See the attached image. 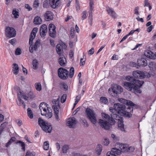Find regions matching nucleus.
<instances>
[{
	"mask_svg": "<svg viewBox=\"0 0 156 156\" xmlns=\"http://www.w3.org/2000/svg\"><path fill=\"white\" fill-rule=\"evenodd\" d=\"M101 115L104 120L100 119L99 123L103 128L106 130L109 129L110 125H114L115 123V120L118 121V126L120 128L122 131H124L123 122V118L122 116L116 114H112L111 118L107 114L102 113Z\"/></svg>",
	"mask_w": 156,
	"mask_h": 156,
	"instance_id": "f257e3e1",
	"label": "nucleus"
},
{
	"mask_svg": "<svg viewBox=\"0 0 156 156\" xmlns=\"http://www.w3.org/2000/svg\"><path fill=\"white\" fill-rule=\"evenodd\" d=\"M114 107V108H110L109 109L110 112H112L111 115V116L112 114H116L114 113V112L116 111V113L120 115L128 118L131 117L132 114L131 113L133 112V108L132 107L130 106L127 108H126L125 106L121 103L115 104ZM117 115H118L117 114ZM110 118H111V117Z\"/></svg>",
	"mask_w": 156,
	"mask_h": 156,
	"instance_id": "f03ea898",
	"label": "nucleus"
},
{
	"mask_svg": "<svg viewBox=\"0 0 156 156\" xmlns=\"http://www.w3.org/2000/svg\"><path fill=\"white\" fill-rule=\"evenodd\" d=\"M49 105L44 102L41 103L39 105V108L41 111V114L42 115L46 114L49 118H51L52 115L51 110L48 107Z\"/></svg>",
	"mask_w": 156,
	"mask_h": 156,
	"instance_id": "7ed1b4c3",
	"label": "nucleus"
},
{
	"mask_svg": "<svg viewBox=\"0 0 156 156\" xmlns=\"http://www.w3.org/2000/svg\"><path fill=\"white\" fill-rule=\"evenodd\" d=\"M127 150L126 145L119 143L117 144L115 147L112 149V151L118 155H120L122 152L125 151Z\"/></svg>",
	"mask_w": 156,
	"mask_h": 156,
	"instance_id": "20e7f679",
	"label": "nucleus"
},
{
	"mask_svg": "<svg viewBox=\"0 0 156 156\" xmlns=\"http://www.w3.org/2000/svg\"><path fill=\"white\" fill-rule=\"evenodd\" d=\"M38 122L39 125L44 131L49 133L51 132L52 129L51 126L48 123L45 122L41 118H39Z\"/></svg>",
	"mask_w": 156,
	"mask_h": 156,
	"instance_id": "39448f33",
	"label": "nucleus"
},
{
	"mask_svg": "<svg viewBox=\"0 0 156 156\" xmlns=\"http://www.w3.org/2000/svg\"><path fill=\"white\" fill-rule=\"evenodd\" d=\"M124 86L125 88L128 90H132L135 93H141V91L138 87L134 86L133 82H125L124 83Z\"/></svg>",
	"mask_w": 156,
	"mask_h": 156,
	"instance_id": "423d86ee",
	"label": "nucleus"
},
{
	"mask_svg": "<svg viewBox=\"0 0 156 156\" xmlns=\"http://www.w3.org/2000/svg\"><path fill=\"white\" fill-rule=\"evenodd\" d=\"M86 112L87 117L90 122L93 124H95L97 122L96 114L94 111L90 109H87Z\"/></svg>",
	"mask_w": 156,
	"mask_h": 156,
	"instance_id": "0eeeda50",
	"label": "nucleus"
},
{
	"mask_svg": "<svg viewBox=\"0 0 156 156\" xmlns=\"http://www.w3.org/2000/svg\"><path fill=\"white\" fill-rule=\"evenodd\" d=\"M58 74L59 77L63 80H65L68 77L69 72L63 68H60L58 70Z\"/></svg>",
	"mask_w": 156,
	"mask_h": 156,
	"instance_id": "6e6552de",
	"label": "nucleus"
},
{
	"mask_svg": "<svg viewBox=\"0 0 156 156\" xmlns=\"http://www.w3.org/2000/svg\"><path fill=\"white\" fill-rule=\"evenodd\" d=\"M5 34L8 37H14L16 35V31L13 27H7L5 30Z\"/></svg>",
	"mask_w": 156,
	"mask_h": 156,
	"instance_id": "1a4fd4ad",
	"label": "nucleus"
},
{
	"mask_svg": "<svg viewBox=\"0 0 156 156\" xmlns=\"http://www.w3.org/2000/svg\"><path fill=\"white\" fill-rule=\"evenodd\" d=\"M49 36L53 38H55L56 36L55 27L51 23L49 26Z\"/></svg>",
	"mask_w": 156,
	"mask_h": 156,
	"instance_id": "9d476101",
	"label": "nucleus"
},
{
	"mask_svg": "<svg viewBox=\"0 0 156 156\" xmlns=\"http://www.w3.org/2000/svg\"><path fill=\"white\" fill-rule=\"evenodd\" d=\"M132 74L134 77L140 79L144 78L145 76V73L144 72L139 70L134 71Z\"/></svg>",
	"mask_w": 156,
	"mask_h": 156,
	"instance_id": "9b49d317",
	"label": "nucleus"
},
{
	"mask_svg": "<svg viewBox=\"0 0 156 156\" xmlns=\"http://www.w3.org/2000/svg\"><path fill=\"white\" fill-rule=\"evenodd\" d=\"M77 121L74 117L69 118L67 122V125L70 128L74 127Z\"/></svg>",
	"mask_w": 156,
	"mask_h": 156,
	"instance_id": "f8f14e48",
	"label": "nucleus"
},
{
	"mask_svg": "<svg viewBox=\"0 0 156 156\" xmlns=\"http://www.w3.org/2000/svg\"><path fill=\"white\" fill-rule=\"evenodd\" d=\"M49 2L51 7L54 9L60 5L61 1L60 0H50Z\"/></svg>",
	"mask_w": 156,
	"mask_h": 156,
	"instance_id": "ddd939ff",
	"label": "nucleus"
},
{
	"mask_svg": "<svg viewBox=\"0 0 156 156\" xmlns=\"http://www.w3.org/2000/svg\"><path fill=\"white\" fill-rule=\"evenodd\" d=\"M138 66L140 67V66H145L147 65V60L142 58H139L137 61Z\"/></svg>",
	"mask_w": 156,
	"mask_h": 156,
	"instance_id": "4468645a",
	"label": "nucleus"
},
{
	"mask_svg": "<svg viewBox=\"0 0 156 156\" xmlns=\"http://www.w3.org/2000/svg\"><path fill=\"white\" fill-rule=\"evenodd\" d=\"M48 27L45 24L42 25L41 27L40 30V33L41 36L44 37L46 35V33L47 32Z\"/></svg>",
	"mask_w": 156,
	"mask_h": 156,
	"instance_id": "2eb2a0df",
	"label": "nucleus"
},
{
	"mask_svg": "<svg viewBox=\"0 0 156 156\" xmlns=\"http://www.w3.org/2000/svg\"><path fill=\"white\" fill-rule=\"evenodd\" d=\"M144 55L147 58L151 59H155V55L154 53L152 52L150 50H147L144 51Z\"/></svg>",
	"mask_w": 156,
	"mask_h": 156,
	"instance_id": "dca6fc26",
	"label": "nucleus"
},
{
	"mask_svg": "<svg viewBox=\"0 0 156 156\" xmlns=\"http://www.w3.org/2000/svg\"><path fill=\"white\" fill-rule=\"evenodd\" d=\"M66 62V58L63 55H59L58 62L59 64L61 66H65V65Z\"/></svg>",
	"mask_w": 156,
	"mask_h": 156,
	"instance_id": "f3484780",
	"label": "nucleus"
},
{
	"mask_svg": "<svg viewBox=\"0 0 156 156\" xmlns=\"http://www.w3.org/2000/svg\"><path fill=\"white\" fill-rule=\"evenodd\" d=\"M45 19L47 21H50L53 19V13L51 11H47L45 14Z\"/></svg>",
	"mask_w": 156,
	"mask_h": 156,
	"instance_id": "a211bd4d",
	"label": "nucleus"
},
{
	"mask_svg": "<svg viewBox=\"0 0 156 156\" xmlns=\"http://www.w3.org/2000/svg\"><path fill=\"white\" fill-rule=\"evenodd\" d=\"M38 30V28L37 27H35L33 28L32 30L31 33L30 35L29 38V42L30 43H31V41H33V39H34L36 35V33Z\"/></svg>",
	"mask_w": 156,
	"mask_h": 156,
	"instance_id": "6ab92c4d",
	"label": "nucleus"
},
{
	"mask_svg": "<svg viewBox=\"0 0 156 156\" xmlns=\"http://www.w3.org/2000/svg\"><path fill=\"white\" fill-rule=\"evenodd\" d=\"M106 10L108 14L114 19H115L117 16V15L112 8L108 7L107 8Z\"/></svg>",
	"mask_w": 156,
	"mask_h": 156,
	"instance_id": "aec40b11",
	"label": "nucleus"
},
{
	"mask_svg": "<svg viewBox=\"0 0 156 156\" xmlns=\"http://www.w3.org/2000/svg\"><path fill=\"white\" fill-rule=\"evenodd\" d=\"M133 83L134 86L138 87L140 89V87L142 86L144 82L143 81L137 80L135 78L133 79Z\"/></svg>",
	"mask_w": 156,
	"mask_h": 156,
	"instance_id": "412c9836",
	"label": "nucleus"
},
{
	"mask_svg": "<svg viewBox=\"0 0 156 156\" xmlns=\"http://www.w3.org/2000/svg\"><path fill=\"white\" fill-rule=\"evenodd\" d=\"M109 93L112 96L117 97L118 95V92L114 88H110L108 89Z\"/></svg>",
	"mask_w": 156,
	"mask_h": 156,
	"instance_id": "4be33fe9",
	"label": "nucleus"
},
{
	"mask_svg": "<svg viewBox=\"0 0 156 156\" xmlns=\"http://www.w3.org/2000/svg\"><path fill=\"white\" fill-rule=\"evenodd\" d=\"M56 49L57 53L59 55H62V53L63 51V47L60 44H58L56 47Z\"/></svg>",
	"mask_w": 156,
	"mask_h": 156,
	"instance_id": "5701e85b",
	"label": "nucleus"
},
{
	"mask_svg": "<svg viewBox=\"0 0 156 156\" xmlns=\"http://www.w3.org/2000/svg\"><path fill=\"white\" fill-rule=\"evenodd\" d=\"M102 150V146L100 144H98L96 148V154L99 156L100 155Z\"/></svg>",
	"mask_w": 156,
	"mask_h": 156,
	"instance_id": "b1692460",
	"label": "nucleus"
},
{
	"mask_svg": "<svg viewBox=\"0 0 156 156\" xmlns=\"http://www.w3.org/2000/svg\"><path fill=\"white\" fill-rule=\"evenodd\" d=\"M148 66L151 70L154 71H156V64L155 63L151 62L149 63Z\"/></svg>",
	"mask_w": 156,
	"mask_h": 156,
	"instance_id": "393cba45",
	"label": "nucleus"
},
{
	"mask_svg": "<svg viewBox=\"0 0 156 156\" xmlns=\"http://www.w3.org/2000/svg\"><path fill=\"white\" fill-rule=\"evenodd\" d=\"M42 22V20L41 18L38 16L35 17L34 19V22L35 24L38 25L41 23Z\"/></svg>",
	"mask_w": 156,
	"mask_h": 156,
	"instance_id": "a878e982",
	"label": "nucleus"
},
{
	"mask_svg": "<svg viewBox=\"0 0 156 156\" xmlns=\"http://www.w3.org/2000/svg\"><path fill=\"white\" fill-rule=\"evenodd\" d=\"M14 67H13V71L14 74L15 75L19 73V67L17 64L16 63H14L13 64Z\"/></svg>",
	"mask_w": 156,
	"mask_h": 156,
	"instance_id": "bb28decb",
	"label": "nucleus"
},
{
	"mask_svg": "<svg viewBox=\"0 0 156 156\" xmlns=\"http://www.w3.org/2000/svg\"><path fill=\"white\" fill-rule=\"evenodd\" d=\"M59 98H58L56 99H53L52 100V102L54 105L53 106H60L59 104Z\"/></svg>",
	"mask_w": 156,
	"mask_h": 156,
	"instance_id": "cd10ccee",
	"label": "nucleus"
},
{
	"mask_svg": "<svg viewBox=\"0 0 156 156\" xmlns=\"http://www.w3.org/2000/svg\"><path fill=\"white\" fill-rule=\"evenodd\" d=\"M69 149V147L68 145H65L63 146L62 148V153L63 154L66 153Z\"/></svg>",
	"mask_w": 156,
	"mask_h": 156,
	"instance_id": "c85d7f7f",
	"label": "nucleus"
},
{
	"mask_svg": "<svg viewBox=\"0 0 156 156\" xmlns=\"http://www.w3.org/2000/svg\"><path fill=\"white\" fill-rule=\"evenodd\" d=\"M12 14L14 15V17L15 18H18L19 16V12L18 10L16 9H14L13 10Z\"/></svg>",
	"mask_w": 156,
	"mask_h": 156,
	"instance_id": "c756f323",
	"label": "nucleus"
},
{
	"mask_svg": "<svg viewBox=\"0 0 156 156\" xmlns=\"http://www.w3.org/2000/svg\"><path fill=\"white\" fill-rule=\"evenodd\" d=\"M100 102L105 104H106L108 103V99L105 97H102L100 98Z\"/></svg>",
	"mask_w": 156,
	"mask_h": 156,
	"instance_id": "7c9ffc66",
	"label": "nucleus"
},
{
	"mask_svg": "<svg viewBox=\"0 0 156 156\" xmlns=\"http://www.w3.org/2000/svg\"><path fill=\"white\" fill-rule=\"evenodd\" d=\"M34 87L36 90L40 91L41 90V86L40 83H36L34 84Z\"/></svg>",
	"mask_w": 156,
	"mask_h": 156,
	"instance_id": "2f4dec72",
	"label": "nucleus"
},
{
	"mask_svg": "<svg viewBox=\"0 0 156 156\" xmlns=\"http://www.w3.org/2000/svg\"><path fill=\"white\" fill-rule=\"evenodd\" d=\"M27 112L28 116L30 119L33 117V115L32 111L30 108H28L27 109Z\"/></svg>",
	"mask_w": 156,
	"mask_h": 156,
	"instance_id": "473e14b6",
	"label": "nucleus"
},
{
	"mask_svg": "<svg viewBox=\"0 0 156 156\" xmlns=\"http://www.w3.org/2000/svg\"><path fill=\"white\" fill-rule=\"evenodd\" d=\"M16 144H19V145L21 146L22 147V149L25 151V144L23 142L21 141H19L16 142Z\"/></svg>",
	"mask_w": 156,
	"mask_h": 156,
	"instance_id": "72a5a7b5",
	"label": "nucleus"
},
{
	"mask_svg": "<svg viewBox=\"0 0 156 156\" xmlns=\"http://www.w3.org/2000/svg\"><path fill=\"white\" fill-rule=\"evenodd\" d=\"M43 148L44 150H48L49 148V142L48 141H46L44 143Z\"/></svg>",
	"mask_w": 156,
	"mask_h": 156,
	"instance_id": "f704fd0d",
	"label": "nucleus"
},
{
	"mask_svg": "<svg viewBox=\"0 0 156 156\" xmlns=\"http://www.w3.org/2000/svg\"><path fill=\"white\" fill-rule=\"evenodd\" d=\"M38 61L36 59H34L33 61V68L34 69H36L37 68Z\"/></svg>",
	"mask_w": 156,
	"mask_h": 156,
	"instance_id": "c9c22d12",
	"label": "nucleus"
},
{
	"mask_svg": "<svg viewBox=\"0 0 156 156\" xmlns=\"http://www.w3.org/2000/svg\"><path fill=\"white\" fill-rule=\"evenodd\" d=\"M29 98L32 99L35 97V95L32 91H30L27 94Z\"/></svg>",
	"mask_w": 156,
	"mask_h": 156,
	"instance_id": "e433bc0d",
	"label": "nucleus"
},
{
	"mask_svg": "<svg viewBox=\"0 0 156 156\" xmlns=\"http://www.w3.org/2000/svg\"><path fill=\"white\" fill-rule=\"evenodd\" d=\"M74 68L73 67H71L70 69V73L69 75V76L70 78H72L73 77L74 74Z\"/></svg>",
	"mask_w": 156,
	"mask_h": 156,
	"instance_id": "4c0bfd02",
	"label": "nucleus"
},
{
	"mask_svg": "<svg viewBox=\"0 0 156 156\" xmlns=\"http://www.w3.org/2000/svg\"><path fill=\"white\" fill-rule=\"evenodd\" d=\"M29 44L30 45L29 48V51L31 53H33L34 52V49L33 45V41H31L30 43L29 42Z\"/></svg>",
	"mask_w": 156,
	"mask_h": 156,
	"instance_id": "58836bf2",
	"label": "nucleus"
},
{
	"mask_svg": "<svg viewBox=\"0 0 156 156\" xmlns=\"http://www.w3.org/2000/svg\"><path fill=\"white\" fill-rule=\"evenodd\" d=\"M60 106H52V108L54 109V114H58V108Z\"/></svg>",
	"mask_w": 156,
	"mask_h": 156,
	"instance_id": "ea45409f",
	"label": "nucleus"
},
{
	"mask_svg": "<svg viewBox=\"0 0 156 156\" xmlns=\"http://www.w3.org/2000/svg\"><path fill=\"white\" fill-rule=\"evenodd\" d=\"M118 155L116 154L113 153L112 151L107 152L106 154V156H118Z\"/></svg>",
	"mask_w": 156,
	"mask_h": 156,
	"instance_id": "a19ab883",
	"label": "nucleus"
},
{
	"mask_svg": "<svg viewBox=\"0 0 156 156\" xmlns=\"http://www.w3.org/2000/svg\"><path fill=\"white\" fill-rule=\"evenodd\" d=\"M66 98L67 95L66 94H64L62 95L61 99V102L62 103H63L65 101L66 99Z\"/></svg>",
	"mask_w": 156,
	"mask_h": 156,
	"instance_id": "79ce46f5",
	"label": "nucleus"
},
{
	"mask_svg": "<svg viewBox=\"0 0 156 156\" xmlns=\"http://www.w3.org/2000/svg\"><path fill=\"white\" fill-rule=\"evenodd\" d=\"M126 103L128 105V107L126 108H127L130 106L132 107L133 108L132 106H133L135 105V104L132 101H127Z\"/></svg>",
	"mask_w": 156,
	"mask_h": 156,
	"instance_id": "37998d69",
	"label": "nucleus"
},
{
	"mask_svg": "<svg viewBox=\"0 0 156 156\" xmlns=\"http://www.w3.org/2000/svg\"><path fill=\"white\" fill-rule=\"evenodd\" d=\"M83 15L82 17V20H83L86 19L87 17V12L86 11H84L82 13Z\"/></svg>",
	"mask_w": 156,
	"mask_h": 156,
	"instance_id": "c03bdc74",
	"label": "nucleus"
},
{
	"mask_svg": "<svg viewBox=\"0 0 156 156\" xmlns=\"http://www.w3.org/2000/svg\"><path fill=\"white\" fill-rule=\"evenodd\" d=\"M94 0H90L89 2V6L90 7V9L91 10H93L94 9V7L93 5H94Z\"/></svg>",
	"mask_w": 156,
	"mask_h": 156,
	"instance_id": "a18cd8bd",
	"label": "nucleus"
},
{
	"mask_svg": "<svg viewBox=\"0 0 156 156\" xmlns=\"http://www.w3.org/2000/svg\"><path fill=\"white\" fill-rule=\"evenodd\" d=\"M81 120L84 126L87 127L88 126V124L86 119H81Z\"/></svg>",
	"mask_w": 156,
	"mask_h": 156,
	"instance_id": "49530a36",
	"label": "nucleus"
},
{
	"mask_svg": "<svg viewBox=\"0 0 156 156\" xmlns=\"http://www.w3.org/2000/svg\"><path fill=\"white\" fill-rule=\"evenodd\" d=\"M21 50L20 48H17L15 51V54L16 55H19L21 54Z\"/></svg>",
	"mask_w": 156,
	"mask_h": 156,
	"instance_id": "de8ad7c7",
	"label": "nucleus"
},
{
	"mask_svg": "<svg viewBox=\"0 0 156 156\" xmlns=\"http://www.w3.org/2000/svg\"><path fill=\"white\" fill-rule=\"evenodd\" d=\"M39 5V3L38 2V1L35 0L34 2V4L33 5V7L35 8H37L38 7Z\"/></svg>",
	"mask_w": 156,
	"mask_h": 156,
	"instance_id": "09e8293b",
	"label": "nucleus"
},
{
	"mask_svg": "<svg viewBox=\"0 0 156 156\" xmlns=\"http://www.w3.org/2000/svg\"><path fill=\"white\" fill-rule=\"evenodd\" d=\"M109 143V140L108 139L105 138L103 140V144L107 146L108 145Z\"/></svg>",
	"mask_w": 156,
	"mask_h": 156,
	"instance_id": "8fccbe9b",
	"label": "nucleus"
},
{
	"mask_svg": "<svg viewBox=\"0 0 156 156\" xmlns=\"http://www.w3.org/2000/svg\"><path fill=\"white\" fill-rule=\"evenodd\" d=\"M93 10H91L90 9L89 11V18L90 19V20L91 21H92V11Z\"/></svg>",
	"mask_w": 156,
	"mask_h": 156,
	"instance_id": "3c124183",
	"label": "nucleus"
},
{
	"mask_svg": "<svg viewBox=\"0 0 156 156\" xmlns=\"http://www.w3.org/2000/svg\"><path fill=\"white\" fill-rule=\"evenodd\" d=\"M130 65L133 67H135L137 68H138V66H139L138 65V64L137 63V64L135 62H130Z\"/></svg>",
	"mask_w": 156,
	"mask_h": 156,
	"instance_id": "603ef678",
	"label": "nucleus"
},
{
	"mask_svg": "<svg viewBox=\"0 0 156 156\" xmlns=\"http://www.w3.org/2000/svg\"><path fill=\"white\" fill-rule=\"evenodd\" d=\"M116 88L117 90L120 91V92H122L123 91V89L120 86L117 85L116 86Z\"/></svg>",
	"mask_w": 156,
	"mask_h": 156,
	"instance_id": "864d4df0",
	"label": "nucleus"
},
{
	"mask_svg": "<svg viewBox=\"0 0 156 156\" xmlns=\"http://www.w3.org/2000/svg\"><path fill=\"white\" fill-rule=\"evenodd\" d=\"M16 39L14 38L12 39L9 41V42L12 44V45H14L15 44Z\"/></svg>",
	"mask_w": 156,
	"mask_h": 156,
	"instance_id": "5fc2aeb1",
	"label": "nucleus"
},
{
	"mask_svg": "<svg viewBox=\"0 0 156 156\" xmlns=\"http://www.w3.org/2000/svg\"><path fill=\"white\" fill-rule=\"evenodd\" d=\"M118 59V56L117 55H114L112 57V59L113 60H117Z\"/></svg>",
	"mask_w": 156,
	"mask_h": 156,
	"instance_id": "6e6d98bb",
	"label": "nucleus"
},
{
	"mask_svg": "<svg viewBox=\"0 0 156 156\" xmlns=\"http://www.w3.org/2000/svg\"><path fill=\"white\" fill-rule=\"evenodd\" d=\"M85 64V60H84L83 58H81L80 59V66H83Z\"/></svg>",
	"mask_w": 156,
	"mask_h": 156,
	"instance_id": "4d7b16f0",
	"label": "nucleus"
},
{
	"mask_svg": "<svg viewBox=\"0 0 156 156\" xmlns=\"http://www.w3.org/2000/svg\"><path fill=\"white\" fill-rule=\"evenodd\" d=\"M25 7L26 9H28L29 11L32 10V8L28 4H26Z\"/></svg>",
	"mask_w": 156,
	"mask_h": 156,
	"instance_id": "13d9d810",
	"label": "nucleus"
},
{
	"mask_svg": "<svg viewBox=\"0 0 156 156\" xmlns=\"http://www.w3.org/2000/svg\"><path fill=\"white\" fill-rule=\"evenodd\" d=\"M139 9V8L138 7H136L134 9V13L135 14L138 15H139V13L138 12V11Z\"/></svg>",
	"mask_w": 156,
	"mask_h": 156,
	"instance_id": "bf43d9fd",
	"label": "nucleus"
},
{
	"mask_svg": "<svg viewBox=\"0 0 156 156\" xmlns=\"http://www.w3.org/2000/svg\"><path fill=\"white\" fill-rule=\"evenodd\" d=\"M73 156H82L81 154L79 153H73L72 154Z\"/></svg>",
	"mask_w": 156,
	"mask_h": 156,
	"instance_id": "052dcab7",
	"label": "nucleus"
},
{
	"mask_svg": "<svg viewBox=\"0 0 156 156\" xmlns=\"http://www.w3.org/2000/svg\"><path fill=\"white\" fill-rule=\"evenodd\" d=\"M89 54L90 55H92L94 52V48H92L89 51Z\"/></svg>",
	"mask_w": 156,
	"mask_h": 156,
	"instance_id": "680f3d73",
	"label": "nucleus"
},
{
	"mask_svg": "<svg viewBox=\"0 0 156 156\" xmlns=\"http://www.w3.org/2000/svg\"><path fill=\"white\" fill-rule=\"evenodd\" d=\"M153 26L152 25H151L150 27H148L147 29H148V30H147V31L148 32H151L152 29H153Z\"/></svg>",
	"mask_w": 156,
	"mask_h": 156,
	"instance_id": "e2e57ef3",
	"label": "nucleus"
},
{
	"mask_svg": "<svg viewBox=\"0 0 156 156\" xmlns=\"http://www.w3.org/2000/svg\"><path fill=\"white\" fill-rule=\"evenodd\" d=\"M136 20L138 21H140L141 22L143 23L144 22V20L143 18H140L139 16H138L136 18Z\"/></svg>",
	"mask_w": 156,
	"mask_h": 156,
	"instance_id": "0e129e2a",
	"label": "nucleus"
},
{
	"mask_svg": "<svg viewBox=\"0 0 156 156\" xmlns=\"http://www.w3.org/2000/svg\"><path fill=\"white\" fill-rule=\"evenodd\" d=\"M144 6H148L150 4V3L148 2L147 0H145L144 2Z\"/></svg>",
	"mask_w": 156,
	"mask_h": 156,
	"instance_id": "69168bd1",
	"label": "nucleus"
},
{
	"mask_svg": "<svg viewBox=\"0 0 156 156\" xmlns=\"http://www.w3.org/2000/svg\"><path fill=\"white\" fill-rule=\"evenodd\" d=\"M56 148H57V150L58 151L60 148V145L59 143H57L56 144Z\"/></svg>",
	"mask_w": 156,
	"mask_h": 156,
	"instance_id": "338daca9",
	"label": "nucleus"
},
{
	"mask_svg": "<svg viewBox=\"0 0 156 156\" xmlns=\"http://www.w3.org/2000/svg\"><path fill=\"white\" fill-rule=\"evenodd\" d=\"M35 154L34 153H31L30 154H28V153H27L25 156H34Z\"/></svg>",
	"mask_w": 156,
	"mask_h": 156,
	"instance_id": "774afa93",
	"label": "nucleus"
}]
</instances>
